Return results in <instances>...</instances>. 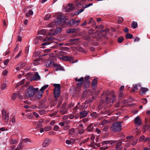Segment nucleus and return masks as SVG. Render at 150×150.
Returning a JSON list of instances; mask_svg holds the SVG:
<instances>
[{
    "label": "nucleus",
    "instance_id": "obj_55",
    "mask_svg": "<svg viewBox=\"0 0 150 150\" xmlns=\"http://www.w3.org/2000/svg\"><path fill=\"white\" fill-rule=\"evenodd\" d=\"M17 96L19 97V98L20 100H22L23 98L22 95H20L19 93H18L17 94Z\"/></svg>",
    "mask_w": 150,
    "mask_h": 150
},
{
    "label": "nucleus",
    "instance_id": "obj_36",
    "mask_svg": "<svg viewBox=\"0 0 150 150\" xmlns=\"http://www.w3.org/2000/svg\"><path fill=\"white\" fill-rule=\"evenodd\" d=\"M67 104L65 103H64L60 107V109H66Z\"/></svg>",
    "mask_w": 150,
    "mask_h": 150
},
{
    "label": "nucleus",
    "instance_id": "obj_19",
    "mask_svg": "<svg viewBox=\"0 0 150 150\" xmlns=\"http://www.w3.org/2000/svg\"><path fill=\"white\" fill-rule=\"evenodd\" d=\"M86 103L85 102L83 103L79 108L80 110H82L83 109L86 110L88 106H86Z\"/></svg>",
    "mask_w": 150,
    "mask_h": 150
},
{
    "label": "nucleus",
    "instance_id": "obj_5",
    "mask_svg": "<svg viewBox=\"0 0 150 150\" xmlns=\"http://www.w3.org/2000/svg\"><path fill=\"white\" fill-rule=\"evenodd\" d=\"M55 87L54 90V97L57 98L59 96L60 94L61 88L59 84H54L53 85Z\"/></svg>",
    "mask_w": 150,
    "mask_h": 150
},
{
    "label": "nucleus",
    "instance_id": "obj_2",
    "mask_svg": "<svg viewBox=\"0 0 150 150\" xmlns=\"http://www.w3.org/2000/svg\"><path fill=\"white\" fill-rule=\"evenodd\" d=\"M66 18L63 16H59L56 20L52 23L48 24V26L50 27H53L55 26H57L62 23H64L66 21Z\"/></svg>",
    "mask_w": 150,
    "mask_h": 150
},
{
    "label": "nucleus",
    "instance_id": "obj_54",
    "mask_svg": "<svg viewBox=\"0 0 150 150\" xmlns=\"http://www.w3.org/2000/svg\"><path fill=\"white\" fill-rule=\"evenodd\" d=\"M142 103L144 104H146L147 102V99L146 98L142 99Z\"/></svg>",
    "mask_w": 150,
    "mask_h": 150
},
{
    "label": "nucleus",
    "instance_id": "obj_9",
    "mask_svg": "<svg viewBox=\"0 0 150 150\" xmlns=\"http://www.w3.org/2000/svg\"><path fill=\"white\" fill-rule=\"evenodd\" d=\"M89 112V111L83 110L79 112L80 116L81 118H83L86 116Z\"/></svg>",
    "mask_w": 150,
    "mask_h": 150
},
{
    "label": "nucleus",
    "instance_id": "obj_63",
    "mask_svg": "<svg viewBox=\"0 0 150 150\" xmlns=\"http://www.w3.org/2000/svg\"><path fill=\"white\" fill-rule=\"evenodd\" d=\"M33 115L36 118H38L39 117V115L35 112H33Z\"/></svg>",
    "mask_w": 150,
    "mask_h": 150
},
{
    "label": "nucleus",
    "instance_id": "obj_3",
    "mask_svg": "<svg viewBox=\"0 0 150 150\" xmlns=\"http://www.w3.org/2000/svg\"><path fill=\"white\" fill-rule=\"evenodd\" d=\"M122 122H115L111 125V130L113 132H119L122 130V125L121 124Z\"/></svg>",
    "mask_w": 150,
    "mask_h": 150
},
{
    "label": "nucleus",
    "instance_id": "obj_37",
    "mask_svg": "<svg viewBox=\"0 0 150 150\" xmlns=\"http://www.w3.org/2000/svg\"><path fill=\"white\" fill-rule=\"evenodd\" d=\"M93 3H89L87 4H85L84 6H83V8H86L89 7L93 5Z\"/></svg>",
    "mask_w": 150,
    "mask_h": 150
},
{
    "label": "nucleus",
    "instance_id": "obj_31",
    "mask_svg": "<svg viewBox=\"0 0 150 150\" xmlns=\"http://www.w3.org/2000/svg\"><path fill=\"white\" fill-rule=\"evenodd\" d=\"M75 28L69 29L67 30V32L68 33H73L75 32Z\"/></svg>",
    "mask_w": 150,
    "mask_h": 150
},
{
    "label": "nucleus",
    "instance_id": "obj_24",
    "mask_svg": "<svg viewBox=\"0 0 150 150\" xmlns=\"http://www.w3.org/2000/svg\"><path fill=\"white\" fill-rule=\"evenodd\" d=\"M9 142L11 144H14L18 143L17 141L14 138H11L9 139Z\"/></svg>",
    "mask_w": 150,
    "mask_h": 150
},
{
    "label": "nucleus",
    "instance_id": "obj_34",
    "mask_svg": "<svg viewBox=\"0 0 150 150\" xmlns=\"http://www.w3.org/2000/svg\"><path fill=\"white\" fill-rule=\"evenodd\" d=\"M84 8H83L82 7V8L80 9L79 10L76 11L75 15H78L80 13L83 12L84 11Z\"/></svg>",
    "mask_w": 150,
    "mask_h": 150
},
{
    "label": "nucleus",
    "instance_id": "obj_58",
    "mask_svg": "<svg viewBox=\"0 0 150 150\" xmlns=\"http://www.w3.org/2000/svg\"><path fill=\"white\" fill-rule=\"evenodd\" d=\"M8 62H9V60L8 59H6L4 61V64L5 65H6L8 64Z\"/></svg>",
    "mask_w": 150,
    "mask_h": 150
},
{
    "label": "nucleus",
    "instance_id": "obj_28",
    "mask_svg": "<svg viewBox=\"0 0 150 150\" xmlns=\"http://www.w3.org/2000/svg\"><path fill=\"white\" fill-rule=\"evenodd\" d=\"M141 93L142 94H144L145 93L148 91V89L147 88L142 87L141 89Z\"/></svg>",
    "mask_w": 150,
    "mask_h": 150
},
{
    "label": "nucleus",
    "instance_id": "obj_25",
    "mask_svg": "<svg viewBox=\"0 0 150 150\" xmlns=\"http://www.w3.org/2000/svg\"><path fill=\"white\" fill-rule=\"evenodd\" d=\"M75 4L77 6H80L83 1L86 0H74Z\"/></svg>",
    "mask_w": 150,
    "mask_h": 150
},
{
    "label": "nucleus",
    "instance_id": "obj_23",
    "mask_svg": "<svg viewBox=\"0 0 150 150\" xmlns=\"http://www.w3.org/2000/svg\"><path fill=\"white\" fill-rule=\"evenodd\" d=\"M94 126L92 124H91L88 125L87 128V130L88 132H91L93 130Z\"/></svg>",
    "mask_w": 150,
    "mask_h": 150
},
{
    "label": "nucleus",
    "instance_id": "obj_45",
    "mask_svg": "<svg viewBox=\"0 0 150 150\" xmlns=\"http://www.w3.org/2000/svg\"><path fill=\"white\" fill-rule=\"evenodd\" d=\"M29 47V45H28L25 48V53L26 54H28V52Z\"/></svg>",
    "mask_w": 150,
    "mask_h": 150
},
{
    "label": "nucleus",
    "instance_id": "obj_62",
    "mask_svg": "<svg viewBox=\"0 0 150 150\" xmlns=\"http://www.w3.org/2000/svg\"><path fill=\"white\" fill-rule=\"evenodd\" d=\"M70 140L71 144H73L76 142L75 139H70Z\"/></svg>",
    "mask_w": 150,
    "mask_h": 150
},
{
    "label": "nucleus",
    "instance_id": "obj_8",
    "mask_svg": "<svg viewBox=\"0 0 150 150\" xmlns=\"http://www.w3.org/2000/svg\"><path fill=\"white\" fill-rule=\"evenodd\" d=\"M69 136L71 137H74L77 135V133L75 131L74 128L70 129L68 132Z\"/></svg>",
    "mask_w": 150,
    "mask_h": 150
},
{
    "label": "nucleus",
    "instance_id": "obj_12",
    "mask_svg": "<svg viewBox=\"0 0 150 150\" xmlns=\"http://www.w3.org/2000/svg\"><path fill=\"white\" fill-rule=\"evenodd\" d=\"M134 122L136 126H139L142 125L141 120L138 116H137L134 119Z\"/></svg>",
    "mask_w": 150,
    "mask_h": 150
},
{
    "label": "nucleus",
    "instance_id": "obj_13",
    "mask_svg": "<svg viewBox=\"0 0 150 150\" xmlns=\"http://www.w3.org/2000/svg\"><path fill=\"white\" fill-rule=\"evenodd\" d=\"M62 59L63 60L68 61L69 62H72L74 60L73 57L68 56L62 57Z\"/></svg>",
    "mask_w": 150,
    "mask_h": 150
},
{
    "label": "nucleus",
    "instance_id": "obj_10",
    "mask_svg": "<svg viewBox=\"0 0 150 150\" xmlns=\"http://www.w3.org/2000/svg\"><path fill=\"white\" fill-rule=\"evenodd\" d=\"M80 38H76L70 39L69 40V42L74 45H77L80 42Z\"/></svg>",
    "mask_w": 150,
    "mask_h": 150
},
{
    "label": "nucleus",
    "instance_id": "obj_39",
    "mask_svg": "<svg viewBox=\"0 0 150 150\" xmlns=\"http://www.w3.org/2000/svg\"><path fill=\"white\" fill-rule=\"evenodd\" d=\"M123 21V18L121 17H119L117 19V21L119 23H122Z\"/></svg>",
    "mask_w": 150,
    "mask_h": 150
},
{
    "label": "nucleus",
    "instance_id": "obj_15",
    "mask_svg": "<svg viewBox=\"0 0 150 150\" xmlns=\"http://www.w3.org/2000/svg\"><path fill=\"white\" fill-rule=\"evenodd\" d=\"M62 29L60 28H58L55 29L53 33H51L50 35L51 36H55L57 34L60 33L62 31Z\"/></svg>",
    "mask_w": 150,
    "mask_h": 150
},
{
    "label": "nucleus",
    "instance_id": "obj_4",
    "mask_svg": "<svg viewBox=\"0 0 150 150\" xmlns=\"http://www.w3.org/2000/svg\"><path fill=\"white\" fill-rule=\"evenodd\" d=\"M49 86L48 85H45L42 86L39 90L38 91L36 92V94L35 95V97L36 99H40L42 96V94L44 91Z\"/></svg>",
    "mask_w": 150,
    "mask_h": 150
},
{
    "label": "nucleus",
    "instance_id": "obj_20",
    "mask_svg": "<svg viewBox=\"0 0 150 150\" xmlns=\"http://www.w3.org/2000/svg\"><path fill=\"white\" fill-rule=\"evenodd\" d=\"M97 83V80L95 78L94 79L91 83V86L93 88H95L96 87Z\"/></svg>",
    "mask_w": 150,
    "mask_h": 150
},
{
    "label": "nucleus",
    "instance_id": "obj_11",
    "mask_svg": "<svg viewBox=\"0 0 150 150\" xmlns=\"http://www.w3.org/2000/svg\"><path fill=\"white\" fill-rule=\"evenodd\" d=\"M115 98V96L114 95L112 96L111 98H110V97H106V100L105 102L106 104H108L109 103H112Z\"/></svg>",
    "mask_w": 150,
    "mask_h": 150
},
{
    "label": "nucleus",
    "instance_id": "obj_22",
    "mask_svg": "<svg viewBox=\"0 0 150 150\" xmlns=\"http://www.w3.org/2000/svg\"><path fill=\"white\" fill-rule=\"evenodd\" d=\"M50 140L48 138L45 139V140L44 141L42 144V146L43 147H45L49 144L50 143Z\"/></svg>",
    "mask_w": 150,
    "mask_h": 150
},
{
    "label": "nucleus",
    "instance_id": "obj_14",
    "mask_svg": "<svg viewBox=\"0 0 150 150\" xmlns=\"http://www.w3.org/2000/svg\"><path fill=\"white\" fill-rule=\"evenodd\" d=\"M115 148L116 150H122L123 146L122 145V142H118L116 144Z\"/></svg>",
    "mask_w": 150,
    "mask_h": 150
},
{
    "label": "nucleus",
    "instance_id": "obj_26",
    "mask_svg": "<svg viewBox=\"0 0 150 150\" xmlns=\"http://www.w3.org/2000/svg\"><path fill=\"white\" fill-rule=\"evenodd\" d=\"M138 26L137 23L136 22L133 21L131 24V26L134 29L136 28Z\"/></svg>",
    "mask_w": 150,
    "mask_h": 150
},
{
    "label": "nucleus",
    "instance_id": "obj_38",
    "mask_svg": "<svg viewBox=\"0 0 150 150\" xmlns=\"http://www.w3.org/2000/svg\"><path fill=\"white\" fill-rule=\"evenodd\" d=\"M43 36H38L36 37L37 39L38 40H43V41H45L46 40L45 39H43Z\"/></svg>",
    "mask_w": 150,
    "mask_h": 150
},
{
    "label": "nucleus",
    "instance_id": "obj_17",
    "mask_svg": "<svg viewBox=\"0 0 150 150\" xmlns=\"http://www.w3.org/2000/svg\"><path fill=\"white\" fill-rule=\"evenodd\" d=\"M55 67V70L57 71L58 70H62L63 69V68L60 65L57 64L56 63H55L54 67Z\"/></svg>",
    "mask_w": 150,
    "mask_h": 150
},
{
    "label": "nucleus",
    "instance_id": "obj_32",
    "mask_svg": "<svg viewBox=\"0 0 150 150\" xmlns=\"http://www.w3.org/2000/svg\"><path fill=\"white\" fill-rule=\"evenodd\" d=\"M40 63V60L39 59H36L34 60L33 63L34 66H36L39 64Z\"/></svg>",
    "mask_w": 150,
    "mask_h": 150
},
{
    "label": "nucleus",
    "instance_id": "obj_33",
    "mask_svg": "<svg viewBox=\"0 0 150 150\" xmlns=\"http://www.w3.org/2000/svg\"><path fill=\"white\" fill-rule=\"evenodd\" d=\"M102 146L100 148V149L102 150H105L108 149L109 146H108L104 144H102Z\"/></svg>",
    "mask_w": 150,
    "mask_h": 150
},
{
    "label": "nucleus",
    "instance_id": "obj_29",
    "mask_svg": "<svg viewBox=\"0 0 150 150\" xmlns=\"http://www.w3.org/2000/svg\"><path fill=\"white\" fill-rule=\"evenodd\" d=\"M67 112V110L65 109H60L59 111V112L60 113L64 115L66 114Z\"/></svg>",
    "mask_w": 150,
    "mask_h": 150
},
{
    "label": "nucleus",
    "instance_id": "obj_41",
    "mask_svg": "<svg viewBox=\"0 0 150 150\" xmlns=\"http://www.w3.org/2000/svg\"><path fill=\"white\" fill-rule=\"evenodd\" d=\"M22 51H20L18 54L14 57V59H18L21 55Z\"/></svg>",
    "mask_w": 150,
    "mask_h": 150
},
{
    "label": "nucleus",
    "instance_id": "obj_47",
    "mask_svg": "<svg viewBox=\"0 0 150 150\" xmlns=\"http://www.w3.org/2000/svg\"><path fill=\"white\" fill-rule=\"evenodd\" d=\"M51 16L50 14H48L44 17V19L45 20H47L51 17Z\"/></svg>",
    "mask_w": 150,
    "mask_h": 150
},
{
    "label": "nucleus",
    "instance_id": "obj_56",
    "mask_svg": "<svg viewBox=\"0 0 150 150\" xmlns=\"http://www.w3.org/2000/svg\"><path fill=\"white\" fill-rule=\"evenodd\" d=\"M8 73V71L6 69L4 70L2 72V74L4 76H6Z\"/></svg>",
    "mask_w": 150,
    "mask_h": 150
},
{
    "label": "nucleus",
    "instance_id": "obj_30",
    "mask_svg": "<svg viewBox=\"0 0 150 150\" xmlns=\"http://www.w3.org/2000/svg\"><path fill=\"white\" fill-rule=\"evenodd\" d=\"M133 35L132 34L128 33L126 35V38L127 39H130L133 38Z\"/></svg>",
    "mask_w": 150,
    "mask_h": 150
},
{
    "label": "nucleus",
    "instance_id": "obj_46",
    "mask_svg": "<svg viewBox=\"0 0 150 150\" xmlns=\"http://www.w3.org/2000/svg\"><path fill=\"white\" fill-rule=\"evenodd\" d=\"M111 142V141H105L103 142L102 144H104L105 145H107L108 144H110V142Z\"/></svg>",
    "mask_w": 150,
    "mask_h": 150
},
{
    "label": "nucleus",
    "instance_id": "obj_1",
    "mask_svg": "<svg viewBox=\"0 0 150 150\" xmlns=\"http://www.w3.org/2000/svg\"><path fill=\"white\" fill-rule=\"evenodd\" d=\"M38 88H35L33 86H29L27 91V93H25L24 94V98H27L33 97L38 91Z\"/></svg>",
    "mask_w": 150,
    "mask_h": 150
},
{
    "label": "nucleus",
    "instance_id": "obj_50",
    "mask_svg": "<svg viewBox=\"0 0 150 150\" xmlns=\"http://www.w3.org/2000/svg\"><path fill=\"white\" fill-rule=\"evenodd\" d=\"M16 93H14L13 94L11 97V99L12 100H14L16 97Z\"/></svg>",
    "mask_w": 150,
    "mask_h": 150
},
{
    "label": "nucleus",
    "instance_id": "obj_16",
    "mask_svg": "<svg viewBox=\"0 0 150 150\" xmlns=\"http://www.w3.org/2000/svg\"><path fill=\"white\" fill-rule=\"evenodd\" d=\"M54 64L55 63L53 62L51 60H49L47 62L46 66L47 67H54Z\"/></svg>",
    "mask_w": 150,
    "mask_h": 150
},
{
    "label": "nucleus",
    "instance_id": "obj_40",
    "mask_svg": "<svg viewBox=\"0 0 150 150\" xmlns=\"http://www.w3.org/2000/svg\"><path fill=\"white\" fill-rule=\"evenodd\" d=\"M6 84L5 83H4L1 85V90H3L6 88Z\"/></svg>",
    "mask_w": 150,
    "mask_h": 150
},
{
    "label": "nucleus",
    "instance_id": "obj_42",
    "mask_svg": "<svg viewBox=\"0 0 150 150\" xmlns=\"http://www.w3.org/2000/svg\"><path fill=\"white\" fill-rule=\"evenodd\" d=\"M51 129V126L48 125L45 128V130L46 131H47L50 130Z\"/></svg>",
    "mask_w": 150,
    "mask_h": 150
},
{
    "label": "nucleus",
    "instance_id": "obj_57",
    "mask_svg": "<svg viewBox=\"0 0 150 150\" xmlns=\"http://www.w3.org/2000/svg\"><path fill=\"white\" fill-rule=\"evenodd\" d=\"M50 44V43L48 42H45L42 43V44L41 45L42 46H45V45H49Z\"/></svg>",
    "mask_w": 150,
    "mask_h": 150
},
{
    "label": "nucleus",
    "instance_id": "obj_53",
    "mask_svg": "<svg viewBox=\"0 0 150 150\" xmlns=\"http://www.w3.org/2000/svg\"><path fill=\"white\" fill-rule=\"evenodd\" d=\"M47 40L50 41L53 40H55V38L54 37H49L47 38Z\"/></svg>",
    "mask_w": 150,
    "mask_h": 150
},
{
    "label": "nucleus",
    "instance_id": "obj_6",
    "mask_svg": "<svg viewBox=\"0 0 150 150\" xmlns=\"http://www.w3.org/2000/svg\"><path fill=\"white\" fill-rule=\"evenodd\" d=\"M2 117L4 122L6 124H8L9 120V114L4 109L2 110Z\"/></svg>",
    "mask_w": 150,
    "mask_h": 150
},
{
    "label": "nucleus",
    "instance_id": "obj_21",
    "mask_svg": "<svg viewBox=\"0 0 150 150\" xmlns=\"http://www.w3.org/2000/svg\"><path fill=\"white\" fill-rule=\"evenodd\" d=\"M40 78V76L38 72H36L34 74V75L33 78V79L35 81H37Z\"/></svg>",
    "mask_w": 150,
    "mask_h": 150
},
{
    "label": "nucleus",
    "instance_id": "obj_51",
    "mask_svg": "<svg viewBox=\"0 0 150 150\" xmlns=\"http://www.w3.org/2000/svg\"><path fill=\"white\" fill-rule=\"evenodd\" d=\"M84 129H81L78 131V132L79 134H83L84 132Z\"/></svg>",
    "mask_w": 150,
    "mask_h": 150
},
{
    "label": "nucleus",
    "instance_id": "obj_44",
    "mask_svg": "<svg viewBox=\"0 0 150 150\" xmlns=\"http://www.w3.org/2000/svg\"><path fill=\"white\" fill-rule=\"evenodd\" d=\"M124 40V38L122 37H119L118 39V42L119 43H121Z\"/></svg>",
    "mask_w": 150,
    "mask_h": 150
},
{
    "label": "nucleus",
    "instance_id": "obj_18",
    "mask_svg": "<svg viewBox=\"0 0 150 150\" xmlns=\"http://www.w3.org/2000/svg\"><path fill=\"white\" fill-rule=\"evenodd\" d=\"M69 23L71 26H77L76 23V20L74 19H72L69 21Z\"/></svg>",
    "mask_w": 150,
    "mask_h": 150
},
{
    "label": "nucleus",
    "instance_id": "obj_7",
    "mask_svg": "<svg viewBox=\"0 0 150 150\" xmlns=\"http://www.w3.org/2000/svg\"><path fill=\"white\" fill-rule=\"evenodd\" d=\"M75 80L76 81H78V83H76L77 86L79 87L81 86L84 80L83 77H81L79 79H78L77 77H76L75 79Z\"/></svg>",
    "mask_w": 150,
    "mask_h": 150
},
{
    "label": "nucleus",
    "instance_id": "obj_43",
    "mask_svg": "<svg viewBox=\"0 0 150 150\" xmlns=\"http://www.w3.org/2000/svg\"><path fill=\"white\" fill-rule=\"evenodd\" d=\"M92 117H96L97 116V115L96 112H94L91 113L90 115Z\"/></svg>",
    "mask_w": 150,
    "mask_h": 150
},
{
    "label": "nucleus",
    "instance_id": "obj_60",
    "mask_svg": "<svg viewBox=\"0 0 150 150\" xmlns=\"http://www.w3.org/2000/svg\"><path fill=\"white\" fill-rule=\"evenodd\" d=\"M111 142L110 143V144L111 145H114L116 143V142H117L115 140V141H113V140H111Z\"/></svg>",
    "mask_w": 150,
    "mask_h": 150
},
{
    "label": "nucleus",
    "instance_id": "obj_35",
    "mask_svg": "<svg viewBox=\"0 0 150 150\" xmlns=\"http://www.w3.org/2000/svg\"><path fill=\"white\" fill-rule=\"evenodd\" d=\"M31 140L29 138H25L23 139L22 142L24 143L30 142Z\"/></svg>",
    "mask_w": 150,
    "mask_h": 150
},
{
    "label": "nucleus",
    "instance_id": "obj_52",
    "mask_svg": "<svg viewBox=\"0 0 150 150\" xmlns=\"http://www.w3.org/2000/svg\"><path fill=\"white\" fill-rule=\"evenodd\" d=\"M39 112L40 114L42 115L45 114V111L44 110H40Z\"/></svg>",
    "mask_w": 150,
    "mask_h": 150
},
{
    "label": "nucleus",
    "instance_id": "obj_61",
    "mask_svg": "<svg viewBox=\"0 0 150 150\" xmlns=\"http://www.w3.org/2000/svg\"><path fill=\"white\" fill-rule=\"evenodd\" d=\"M133 89L134 91L137 90L138 89L137 86L136 84H135L134 85H133Z\"/></svg>",
    "mask_w": 150,
    "mask_h": 150
},
{
    "label": "nucleus",
    "instance_id": "obj_48",
    "mask_svg": "<svg viewBox=\"0 0 150 150\" xmlns=\"http://www.w3.org/2000/svg\"><path fill=\"white\" fill-rule=\"evenodd\" d=\"M109 93H109V90H107L103 92V94H102V95L104 94V95L107 96V95H109Z\"/></svg>",
    "mask_w": 150,
    "mask_h": 150
},
{
    "label": "nucleus",
    "instance_id": "obj_49",
    "mask_svg": "<svg viewBox=\"0 0 150 150\" xmlns=\"http://www.w3.org/2000/svg\"><path fill=\"white\" fill-rule=\"evenodd\" d=\"M90 78V76H86L84 77V79L85 80V82H86V83H89L88 81V79Z\"/></svg>",
    "mask_w": 150,
    "mask_h": 150
},
{
    "label": "nucleus",
    "instance_id": "obj_59",
    "mask_svg": "<svg viewBox=\"0 0 150 150\" xmlns=\"http://www.w3.org/2000/svg\"><path fill=\"white\" fill-rule=\"evenodd\" d=\"M59 128V127L57 125H55L54 127V130L55 131H57Z\"/></svg>",
    "mask_w": 150,
    "mask_h": 150
},
{
    "label": "nucleus",
    "instance_id": "obj_27",
    "mask_svg": "<svg viewBox=\"0 0 150 150\" xmlns=\"http://www.w3.org/2000/svg\"><path fill=\"white\" fill-rule=\"evenodd\" d=\"M47 33V31L45 29H42L40 31H39L38 32L39 35H45Z\"/></svg>",
    "mask_w": 150,
    "mask_h": 150
},
{
    "label": "nucleus",
    "instance_id": "obj_64",
    "mask_svg": "<svg viewBox=\"0 0 150 150\" xmlns=\"http://www.w3.org/2000/svg\"><path fill=\"white\" fill-rule=\"evenodd\" d=\"M66 143L67 144H71L70 140L67 139L66 140Z\"/></svg>",
    "mask_w": 150,
    "mask_h": 150
}]
</instances>
